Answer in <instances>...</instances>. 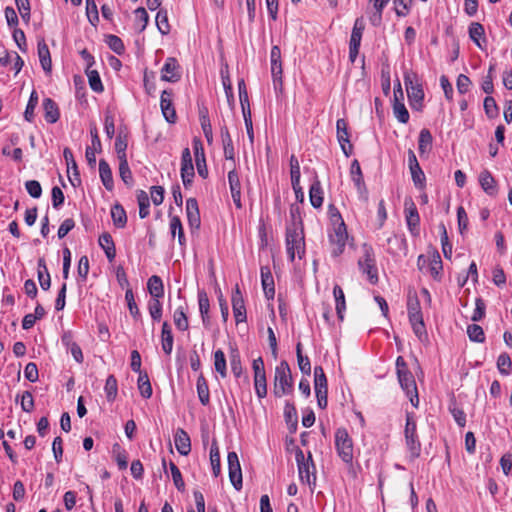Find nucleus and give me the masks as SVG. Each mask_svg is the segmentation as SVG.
Instances as JSON below:
<instances>
[{
	"label": "nucleus",
	"mask_w": 512,
	"mask_h": 512,
	"mask_svg": "<svg viewBox=\"0 0 512 512\" xmlns=\"http://www.w3.org/2000/svg\"><path fill=\"white\" fill-rule=\"evenodd\" d=\"M111 217L113 220V224L117 228H124L126 226L127 215H126V212H125L124 208L122 207V205L115 204L112 206Z\"/></svg>",
	"instance_id": "nucleus-36"
},
{
	"label": "nucleus",
	"mask_w": 512,
	"mask_h": 512,
	"mask_svg": "<svg viewBox=\"0 0 512 512\" xmlns=\"http://www.w3.org/2000/svg\"><path fill=\"white\" fill-rule=\"evenodd\" d=\"M363 255L358 260V266L363 274L367 275V278L371 284L378 282V270L376 267V260L373 248L367 244L362 247Z\"/></svg>",
	"instance_id": "nucleus-8"
},
{
	"label": "nucleus",
	"mask_w": 512,
	"mask_h": 512,
	"mask_svg": "<svg viewBox=\"0 0 512 512\" xmlns=\"http://www.w3.org/2000/svg\"><path fill=\"white\" fill-rule=\"evenodd\" d=\"M156 26L162 35H167L170 32V25L168 22V16L166 11H158L156 15Z\"/></svg>",
	"instance_id": "nucleus-53"
},
{
	"label": "nucleus",
	"mask_w": 512,
	"mask_h": 512,
	"mask_svg": "<svg viewBox=\"0 0 512 512\" xmlns=\"http://www.w3.org/2000/svg\"><path fill=\"white\" fill-rule=\"evenodd\" d=\"M228 182L233 202L237 208H241V183L239 174L235 169L229 171Z\"/></svg>",
	"instance_id": "nucleus-18"
},
{
	"label": "nucleus",
	"mask_w": 512,
	"mask_h": 512,
	"mask_svg": "<svg viewBox=\"0 0 512 512\" xmlns=\"http://www.w3.org/2000/svg\"><path fill=\"white\" fill-rule=\"evenodd\" d=\"M134 13H135V22H134L135 30L138 33H141L145 30V28L148 24L149 16L143 7L137 8L134 11Z\"/></svg>",
	"instance_id": "nucleus-45"
},
{
	"label": "nucleus",
	"mask_w": 512,
	"mask_h": 512,
	"mask_svg": "<svg viewBox=\"0 0 512 512\" xmlns=\"http://www.w3.org/2000/svg\"><path fill=\"white\" fill-rule=\"evenodd\" d=\"M38 104V95L36 91H33L30 95V98L28 100L25 112H24V118L28 122H32L34 119V110Z\"/></svg>",
	"instance_id": "nucleus-56"
},
{
	"label": "nucleus",
	"mask_w": 512,
	"mask_h": 512,
	"mask_svg": "<svg viewBox=\"0 0 512 512\" xmlns=\"http://www.w3.org/2000/svg\"><path fill=\"white\" fill-rule=\"evenodd\" d=\"M199 120H200L203 134H204L207 142L209 144H211L213 141V132H212V126L210 123V118L208 115V110L206 108L200 109Z\"/></svg>",
	"instance_id": "nucleus-35"
},
{
	"label": "nucleus",
	"mask_w": 512,
	"mask_h": 512,
	"mask_svg": "<svg viewBox=\"0 0 512 512\" xmlns=\"http://www.w3.org/2000/svg\"><path fill=\"white\" fill-rule=\"evenodd\" d=\"M174 338L171 326L168 322H164L161 330V346L166 355H170L173 350Z\"/></svg>",
	"instance_id": "nucleus-25"
},
{
	"label": "nucleus",
	"mask_w": 512,
	"mask_h": 512,
	"mask_svg": "<svg viewBox=\"0 0 512 512\" xmlns=\"http://www.w3.org/2000/svg\"><path fill=\"white\" fill-rule=\"evenodd\" d=\"M160 107L165 120L169 123H175L177 115L173 106V92L172 90H164L161 93Z\"/></svg>",
	"instance_id": "nucleus-14"
},
{
	"label": "nucleus",
	"mask_w": 512,
	"mask_h": 512,
	"mask_svg": "<svg viewBox=\"0 0 512 512\" xmlns=\"http://www.w3.org/2000/svg\"><path fill=\"white\" fill-rule=\"evenodd\" d=\"M286 250L290 261H294L295 257L299 259L305 255V240L303 227L286 228Z\"/></svg>",
	"instance_id": "nucleus-5"
},
{
	"label": "nucleus",
	"mask_w": 512,
	"mask_h": 512,
	"mask_svg": "<svg viewBox=\"0 0 512 512\" xmlns=\"http://www.w3.org/2000/svg\"><path fill=\"white\" fill-rule=\"evenodd\" d=\"M186 214L188 223L191 228H199L200 226V213L198 203L195 198H189L186 201Z\"/></svg>",
	"instance_id": "nucleus-21"
},
{
	"label": "nucleus",
	"mask_w": 512,
	"mask_h": 512,
	"mask_svg": "<svg viewBox=\"0 0 512 512\" xmlns=\"http://www.w3.org/2000/svg\"><path fill=\"white\" fill-rule=\"evenodd\" d=\"M484 110L489 118H494L498 115V106L492 96H486L484 99Z\"/></svg>",
	"instance_id": "nucleus-64"
},
{
	"label": "nucleus",
	"mask_w": 512,
	"mask_h": 512,
	"mask_svg": "<svg viewBox=\"0 0 512 512\" xmlns=\"http://www.w3.org/2000/svg\"><path fill=\"white\" fill-rule=\"evenodd\" d=\"M314 389L316 395L327 394V378L321 366L314 368Z\"/></svg>",
	"instance_id": "nucleus-24"
},
{
	"label": "nucleus",
	"mask_w": 512,
	"mask_h": 512,
	"mask_svg": "<svg viewBox=\"0 0 512 512\" xmlns=\"http://www.w3.org/2000/svg\"><path fill=\"white\" fill-rule=\"evenodd\" d=\"M393 113L400 123L406 124L409 121V112L404 103H393Z\"/></svg>",
	"instance_id": "nucleus-57"
},
{
	"label": "nucleus",
	"mask_w": 512,
	"mask_h": 512,
	"mask_svg": "<svg viewBox=\"0 0 512 512\" xmlns=\"http://www.w3.org/2000/svg\"><path fill=\"white\" fill-rule=\"evenodd\" d=\"M403 80L411 108L420 111L423 106L424 91L417 73L407 70L404 72Z\"/></svg>",
	"instance_id": "nucleus-2"
},
{
	"label": "nucleus",
	"mask_w": 512,
	"mask_h": 512,
	"mask_svg": "<svg viewBox=\"0 0 512 512\" xmlns=\"http://www.w3.org/2000/svg\"><path fill=\"white\" fill-rule=\"evenodd\" d=\"M469 37L470 39L480 48L484 49L482 43H486L485 30L482 24L478 22H472L469 26Z\"/></svg>",
	"instance_id": "nucleus-26"
},
{
	"label": "nucleus",
	"mask_w": 512,
	"mask_h": 512,
	"mask_svg": "<svg viewBox=\"0 0 512 512\" xmlns=\"http://www.w3.org/2000/svg\"><path fill=\"white\" fill-rule=\"evenodd\" d=\"M396 369L401 388L410 398L411 404L414 407H417L419 403L417 385L413 374L409 371L408 366L402 356H398L396 359Z\"/></svg>",
	"instance_id": "nucleus-1"
},
{
	"label": "nucleus",
	"mask_w": 512,
	"mask_h": 512,
	"mask_svg": "<svg viewBox=\"0 0 512 512\" xmlns=\"http://www.w3.org/2000/svg\"><path fill=\"white\" fill-rule=\"evenodd\" d=\"M104 390H105L106 397H107L108 401H113L116 398L117 392H118V386H117V380L114 377V375H109L107 377Z\"/></svg>",
	"instance_id": "nucleus-52"
},
{
	"label": "nucleus",
	"mask_w": 512,
	"mask_h": 512,
	"mask_svg": "<svg viewBox=\"0 0 512 512\" xmlns=\"http://www.w3.org/2000/svg\"><path fill=\"white\" fill-rule=\"evenodd\" d=\"M106 43L109 46V48L118 55H122L125 51L123 41L116 35H108Z\"/></svg>",
	"instance_id": "nucleus-55"
},
{
	"label": "nucleus",
	"mask_w": 512,
	"mask_h": 512,
	"mask_svg": "<svg viewBox=\"0 0 512 512\" xmlns=\"http://www.w3.org/2000/svg\"><path fill=\"white\" fill-rule=\"evenodd\" d=\"M210 463L212 466V471L215 477H218L221 472V464H220V452L217 441L214 440L211 444L210 448Z\"/></svg>",
	"instance_id": "nucleus-38"
},
{
	"label": "nucleus",
	"mask_w": 512,
	"mask_h": 512,
	"mask_svg": "<svg viewBox=\"0 0 512 512\" xmlns=\"http://www.w3.org/2000/svg\"><path fill=\"white\" fill-rule=\"evenodd\" d=\"M137 201H138V206H139V217L141 219H144L150 213V211H149L150 200H149L148 194L143 190H139L137 192Z\"/></svg>",
	"instance_id": "nucleus-44"
},
{
	"label": "nucleus",
	"mask_w": 512,
	"mask_h": 512,
	"mask_svg": "<svg viewBox=\"0 0 512 512\" xmlns=\"http://www.w3.org/2000/svg\"><path fill=\"white\" fill-rule=\"evenodd\" d=\"M227 461L230 482L239 491L242 489V471L237 453L234 451L229 452Z\"/></svg>",
	"instance_id": "nucleus-10"
},
{
	"label": "nucleus",
	"mask_w": 512,
	"mask_h": 512,
	"mask_svg": "<svg viewBox=\"0 0 512 512\" xmlns=\"http://www.w3.org/2000/svg\"><path fill=\"white\" fill-rule=\"evenodd\" d=\"M169 468L171 471V475H172V479H173L175 487L179 491H184L185 483H184V480L182 478V474H181L179 468L173 462H170Z\"/></svg>",
	"instance_id": "nucleus-61"
},
{
	"label": "nucleus",
	"mask_w": 512,
	"mask_h": 512,
	"mask_svg": "<svg viewBox=\"0 0 512 512\" xmlns=\"http://www.w3.org/2000/svg\"><path fill=\"white\" fill-rule=\"evenodd\" d=\"M405 441L412 460L418 458L421 453V443L417 436L416 422L411 414L406 415Z\"/></svg>",
	"instance_id": "nucleus-9"
},
{
	"label": "nucleus",
	"mask_w": 512,
	"mask_h": 512,
	"mask_svg": "<svg viewBox=\"0 0 512 512\" xmlns=\"http://www.w3.org/2000/svg\"><path fill=\"white\" fill-rule=\"evenodd\" d=\"M352 181L355 183L357 188L360 190L364 186L363 175L358 160H353L350 168Z\"/></svg>",
	"instance_id": "nucleus-54"
},
{
	"label": "nucleus",
	"mask_w": 512,
	"mask_h": 512,
	"mask_svg": "<svg viewBox=\"0 0 512 512\" xmlns=\"http://www.w3.org/2000/svg\"><path fill=\"white\" fill-rule=\"evenodd\" d=\"M147 288L152 299H159L164 295L162 279L157 275H153L148 279Z\"/></svg>",
	"instance_id": "nucleus-32"
},
{
	"label": "nucleus",
	"mask_w": 512,
	"mask_h": 512,
	"mask_svg": "<svg viewBox=\"0 0 512 512\" xmlns=\"http://www.w3.org/2000/svg\"><path fill=\"white\" fill-rule=\"evenodd\" d=\"M443 264L439 253L436 251L432 254L429 264V271L434 279H440Z\"/></svg>",
	"instance_id": "nucleus-48"
},
{
	"label": "nucleus",
	"mask_w": 512,
	"mask_h": 512,
	"mask_svg": "<svg viewBox=\"0 0 512 512\" xmlns=\"http://www.w3.org/2000/svg\"><path fill=\"white\" fill-rule=\"evenodd\" d=\"M479 183L487 195L495 197L498 194L497 182L488 170H484L480 173Z\"/></svg>",
	"instance_id": "nucleus-20"
},
{
	"label": "nucleus",
	"mask_w": 512,
	"mask_h": 512,
	"mask_svg": "<svg viewBox=\"0 0 512 512\" xmlns=\"http://www.w3.org/2000/svg\"><path fill=\"white\" fill-rule=\"evenodd\" d=\"M230 366L234 376L239 378L242 374V364L240 354L237 350H233L230 354Z\"/></svg>",
	"instance_id": "nucleus-58"
},
{
	"label": "nucleus",
	"mask_w": 512,
	"mask_h": 512,
	"mask_svg": "<svg viewBox=\"0 0 512 512\" xmlns=\"http://www.w3.org/2000/svg\"><path fill=\"white\" fill-rule=\"evenodd\" d=\"M214 367L221 377L225 378L227 376L225 354L220 349L214 353Z\"/></svg>",
	"instance_id": "nucleus-49"
},
{
	"label": "nucleus",
	"mask_w": 512,
	"mask_h": 512,
	"mask_svg": "<svg viewBox=\"0 0 512 512\" xmlns=\"http://www.w3.org/2000/svg\"><path fill=\"white\" fill-rule=\"evenodd\" d=\"M290 218L291 223L286 228H297L298 226L303 227L300 207L296 204H292L290 207Z\"/></svg>",
	"instance_id": "nucleus-59"
},
{
	"label": "nucleus",
	"mask_w": 512,
	"mask_h": 512,
	"mask_svg": "<svg viewBox=\"0 0 512 512\" xmlns=\"http://www.w3.org/2000/svg\"><path fill=\"white\" fill-rule=\"evenodd\" d=\"M148 310L154 321H159L162 317V304L159 299H151L148 303Z\"/></svg>",
	"instance_id": "nucleus-63"
},
{
	"label": "nucleus",
	"mask_w": 512,
	"mask_h": 512,
	"mask_svg": "<svg viewBox=\"0 0 512 512\" xmlns=\"http://www.w3.org/2000/svg\"><path fill=\"white\" fill-rule=\"evenodd\" d=\"M38 56L43 70L45 72H51L52 61L50 51L44 40L38 42Z\"/></svg>",
	"instance_id": "nucleus-31"
},
{
	"label": "nucleus",
	"mask_w": 512,
	"mask_h": 512,
	"mask_svg": "<svg viewBox=\"0 0 512 512\" xmlns=\"http://www.w3.org/2000/svg\"><path fill=\"white\" fill-rule=\"evenodd\" d=\"M412 177V181L416 187L422 189L425 187L426 177L421 169L420 165L416 166V168L409 169Z\"/></svg>",
	"instance_id": "nucleus-62"
},
{
	"label": "nucleus",
	"mask_w": 512,
	"mask_h": 512,
	"mask_svg": "<svg viewBox=\"0 0 512 512\" xmlns=\"http://www.w3.org/2000/svg\"><path fill=\"white\" fill-rule=\"evenodd\" d=\"M405 218L409 232L413 236H418L420 233V217L412 200L405 201Z\"/></svg>",
	"instance_id": "nucleus-12"
},
{
	"label": "nucleus",
	"mask_w": 512,
	"mask_h": 512,
	"mask_svg": "<svg viewBox=\"0 0 512 512\" xmlns=\"http://www.w3.org/2000/svg\"><path fill=\"white\" fill-rule=\"evenodd\" d=\"M119 175L128 187L133 185V176L127 159L119 160Z\"/></svg>",
	"instance_id": "nucleus-47"
},
{
	"label": "nucleus",
	"mask_w": 512,
	"mask_h": 512,
	"mask_svg": "<svg viewBox=\"0 0 512 512\" xmlns=\"http://www.w3.org/2000/svg\"><path fill=\"white\" fill-rule=\"evenodd\" d=\"M196 388L200 403L204 406L208 405L210 403V392L208 383L202 374L197 378Z\"/></svg>",
	"instance_id": "nucleus-34"
},
{
	"label": "nucleus",
	"mask_w": 512,
	"mask_h": 512,
	"mask_svg": "<svg viewBox=\"0 0 512 512\" xmlns=\"http://www.w3.org/2000/svg\"><path fill=\"white\" fill-rule=\"evenodd\" d=\"M293 390V379L289 364L281 361L275 368L274 375V395L282 397L290 394Z\"/></svg>",
	"instance_id": "nucleus-6"
},
{
	"label": "nucleus",
	"mask_w": 512,
	"mask_h": 512,
	"mask_svg": "<svg viewBox=\"0 0 512 512\" xmlns=\"http://www.w3.org/2000/svg\"><path fill=\"white\" fill-rule=\"evenodd\" d=\"M44 118L48 123H56L59 120L60 112L58 105L51 98H45L42 103Z\"/></svg>",
	"instance_id": "nucleus-22"
},
{
	"label": "nucleus",
	"mask_w": 512,
	"mask_h": 512,
	"mask_svg": "<svg viewBox=\"0 0 512 512\" xmlns=\"http://www.w3.org/2000/svg\"><path fill=\"white\" fill-rule=\"evenodd\" d=\"M337 140L346 157L352 154L353 147L350 144L348 124L345 119H338L336 122Z\"/></svg>",
	"instance_id": "nucleus-15"
},
{
	"label": "nucleus",
	"mask_w": 512,
	"mask_h": 512,
	"mask_svg": "<svg viewBox=\"0 0 512 512\" xmlns=\"http://www.w3.org/2000/svg\"><path fill=\"white\" fill-rule=\"evenodd\" d=\"M127 146H128L127 136L122 134L121 132L118 133L116 140H115V151L117 153L118 160L127 159V156H126Z\"/></svg>",
	"instance_id": "nucleus-50"
},
{
	"label": "nucleus",
	"mask_w": 512,
	"mask_h": 512,
	"mask_svg": "<svg viewBox=\"0 0 512 512\" xmlns=\"http://www.w3.org/2000/svg\"><path fill=\"white\" fill-rule=\"evenodd\" d=\"M38 280L43 290L50 288L51 278L43 258L38 260Z\"/></svg>",
	"instance_id": "nucleus-37"
},
{
	"label": "nucleus",
	"mask_w": 512,
	"mask_h": 512,
	"mask_svg": "<svg viewBox=\"0 0 512 512\" xmlns=\"http://www.w3.org/2000/svg\"><path fill=\"white\" fill-rule=\"evenodd\" d=\"M193 150L195 154V161L197 166V172L199 176L202 178H207L208 169L206 165L205 153L201 143V140L198 138L193 139Z\"/></svg>",
	"instance_id": "nucleus-17"
},
{
	"label": "nucleus",
	"mask_w": 512,
	"mask_h": 512,
	"mask_svg": "<svg viewBox=\"0 0 512 512\" xmlns=\"http://www.w3.org/2000/svg\"><path fill=\"white\" fill-rule=\"evenodd\" d=\"M261 281L266 297L273 299L275 295L274 280L268 268H261Z\"/></svg>",
	"instance_id": "nucleus-30"
},
{
	"label": "nucleus",
	"mask_w": 512,
	"mask_h": 512,
	"mask_svg": "<svg viewBox=\"0 0 512 512\" xmlns=\"http://www.w3.org/2000/svg\"><path fill=\"white\" fill-rule=\"evenodd\" d=\"M98 242L108 260L113 261L116 256V249L112 236L109 233H103L99 236Z\"/></svg>",
	"instance_id": "nucleus-29"
},
{
	"label": "nucleus",
	"mask_w": 512,
	"mask_h": 512,
	"mask_svg": "<svg viewBox=\"0 0 512 512\" xmlns=\"http://www.w3.org/2000/svg\"><path fill=\"white\" fill-rule=\"evenodd\" d=\"M433 137L431 132L423 128L419 133L418 150L420 156L428 154L432 150Z\"/></svg>",
	"instance_id": "nucleus-28"
},
{
	"label": "nucleus",
	"mask_w": 512,
	"mask_h": 512,
	"mask_svg": "<svg viewBox=\"0 0 512 512\" xmlns=\"http://www.w3.org/2000/svg\"><path fill=\"white\" fill-rule=\"evenodd\" d=\"M174 443L179 454L187 456L190 453L191 441L188 433L184 429H177L174 435Z\"/></svg>",
	"instance_id": "nucleus-19"
},
{
	"label": "nucleus",
	"mask_w": 512,
	"mask_h": 512,
	"mask_svg": "<svg viewBox=\"0 0 512 512\" xmlns=\"http://www.w3.org/2000/svg\"><path fill=\"white\" fill-rule=\"evenodd\" d=\"M173 320L176 328L180 331H186L189 328L188 317L183 306H179L173 313Z\"/></svg>",
	"instance_id": "nucleus-40"
},
{
	"label": "nucleus",
	"mask_w": 512,
	"mask_h": 512,
	"mask_svg": "<svg viewBox=\"0 0 512 512\" xmlns=\"http://www.w3.org/2000/svg\"><path fill=\"white\" fill-rule=\"evenodd\" d=\"M137 384L143 398L148 399L152 396V387L147 373L139 374Z\"/></svg>",
	"instance_id": "nucleus-46"
},
{
	"label": "nucleus",
	"mask_w": 512,
	"mask_h": 512,
	"mask_svg": "<svg viewBox=\"0 0 512 512\" xmlns=\"http://www.w3.org/2000/svg\"><path fill=\"white\" fill-rule=\"evenodd\" d=\"M333 294L336 302V312L339 319H343V313L346 309L345 296L342 288L339 285H335L333 288Z\"/></svg>",
	"instance_id": "nucleus-43"
},
{
	"label": "nucleus",
	"mask_w": 512,
	"mask_h": 512,
	"mask_svg": "<svg viewBox=\"0 0 512 512\" xmlns=\"http://www.w3.org/2000/svg\"><path fill=\"white\" fill-rule=\"evenodd\" d=\"M170 233L173 238L176 235L178 236V242L181 246L185 244L184 231L178 216H170Z\"/></svg>",
	"instance_id": "nucleus-41"
},
{
	"label": "nucleus",
	"mask_w": 512,
	"mask_h": 512,
	"mask_svg": "<svg viewBox=\"0 0 512 512\" xmlns=\"http://www.w3.org/2000/svg\"><path fill=\"white\" fill-rule=\"evenodd\" d=\"M497 368L502 375H509L511 371V359L507 353H502L497 359Z\"/></svg>",
	"instance_id": "nucleus-60"
},
{
	"label": "nucleus",
	"mask_w": 512,
	"mask_h": 512,
	"mask_svg": "<svg viewBox=\"0 0 512 512\" xmlns=\"http://www.w3.org/2000/svg\"><path fill=\"white\" fill-rule=\"evenodd\" d=\"M346 240H347L346 236H341V235L337 236V235H333V234L329 235V241L332 246L331 254L333 257H338L339 255H341L343 253L344 248L346 246Z\"/></svg>",
	"instance_id": "nucleus-39"
},
{
	"label": "nucleus",
	"mask_w": 512,
	"mask_h": 512,
	"mask_svg": "<svg viewBox=\"0 0 512 512\" xmlns=\"http://www.w3.org/2000/svg\"><path fill=\"white\" fill-rule=\"evenodd\" d=\"M409 322L414 334L420 341L427 338V331L423 320L420 302L416 295L409 296L407 300Z\"/></svg>",
	"instance_id": "nucleus-3"
},
{
	"label": "nucleus",
	"mask_w": 512,
	"mask_h": 512,
	"mask_svg": "<svg viewBox=\"0 0 512 512\" xmlns=\"http://www.w3.org/2000/svg\"><path fill=\"white\" fill-rule=\"evenodd\" d=\"M310 203L314 208H320L323 204V190L319 180H315L309 189Z\"/></svg>",
	"instance_id": "nucleus-33"
},
{
	"label": "nucleus",
	"mask_w": 512,
	"mask_h": 512,
	"mask_svg": "<svg viewBox=\"0 0 512 512\" xmlns=\"http://www.w3.org/2000/svg\"><path fill=\"white\" fill-rule=\"evenodd\" d=\"M181 78L180 65L176 58L168 57L161 69V79L167 82H177Z\"/></svg>",
	"instance_id": "nucleus-13"
},
{
	"label": "nucleus",
	"mask_w": 512,
	"mask_h": 512,
	"mask_svg": "<svg viewBox=\"0 0 512 512\" xmlns=\"http://www.w3.org/2000/svg\"><path fill=\"white\" fill-rule=\"evenodd\" d=\"M99 175L102 184L108 191H112L114 188V180L112 170L106 160L101 159L99 161Z\"/></svg>",
	"instance_id": "nucleus-23"
},
{
	"label": "nucleus",
	"mask_w": 512,
	"mask_h": 512,
	"mask_svg": "<svg viewBox=\"0 0 512 512\" xmlns=\"http://www.w3.org/2000/svg\"><path fill=\"white\" fill-rule=\"evenodd\" d=\"M85 73L88 77L90 88L97 93H101L104 90L99 73L92 68H86Z\"/></svg>",
	"instance_id": "nucleus-42"
},
{
	"label": "nucleus",
	"mask_w": 512,
	"mask_h": 512,
	"mask_svg": "<svg viewBox=\"0 0 512 512\" xmlns=\"http://www.w3.org/2000/svg\"><path fill=\"white\" fill-rule=\"evenodd\" d=\"M295 459L298 466L300 480L303 483H307L309 486L315 485V465L311 452H308V457L306 459L303 451L298 448L295 452Z\"/></svg>",
	"instance_id": "nucleus-7"
},
{
	"label": "nucleus",
	"mask_w": 512,
	"mask_h": 512,
	"mask_svg": "<svg viewBox=\"0 0 512 512\" xmlns=\"http://www.w3.org/2000/svg\"><path fill=\"white\" fill-rule=\"evenodd\" d=\"M334 444L337 455L347 465H352L354 458L353 439L344 427L335 431Z\"/></svg>",
	"instance_id": "nucleus-4"
},
{
	"label": "nucleus",
	"mask_w": 512,
	"mask_h": 512,
	"mask_svg": "<svg viewBox=\"0 0 512 512\" xmlns=\"http://www.w3.org/2000/svg\"><path fill=\"white\" fill-rule=\"evenodd\" d=\"M231 301L236 323L238 324L246 321V308L242 293L238 285L235 286Z\"/></svg>",
	"instance_id": "nucleus-16"
},
{
	"label": "nucleus",
	"mask_w": 512,
	"mask_h": 512,
	"mask_svg": "<svg viewBox=\"0 0 512 512\" xmlns=\"http://www.w3.org/2000/svg\"><path fill=\"white\" fill-rule=\"evenodd\" d=\"M467 334L471 341L482 343L485 340L483 328L478 324H470L467 327Z\"/></svg>",
	"instance_id": "nucleus-51"
},
{
	"label": "nucleus",
	"mask_w": 512,
	"mask_h": 512,
	"mask_svg": "<svg viewBox=\"0 0 512 512\" xmlns=\"http://www.w3.org/2000/svg\"><path fill=\"white\" fill-rule=\"evenodd\" d=\"M180 173L184 187H190L193 183L195 172L189 148H185L182 151Z\"/></svg>",
	"instance_id": "nucleus-11"
},
{
	"label": "nucleus",
	"mask_w": 512,
	"mask_h": 512,
	"mask_svg": "<svg viewBox=\"0 0 512 512\" xmlns=\"http://www.w3.org/2000/svg\"><path fill=\"white\" fill-rule=\"evenodd\" d=\"M198 305H199V311H200L203 325L205 327H209V325H210V317H209L210 302H209L207 293L203 290L198 292Z\"/></svg>",
	"instance_id": "nucleus-27"
}]
</instances>
